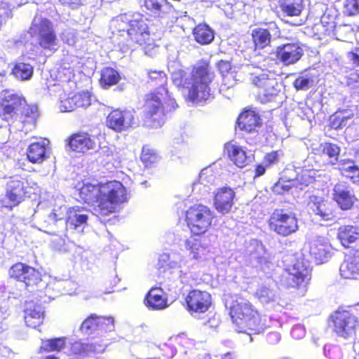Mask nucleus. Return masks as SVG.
<instances>
[{
    "instance_id": "f257e3e1",
    "label": "nucleus",
    "mask_w": 359,
    "mask_h": 359,
    "mask_svg": "<svg viewBox=\"0 0 359 359\" xmlns=\"http://www.w3.org/2000/svg\"><path fill=\"white\" fill-rule=\"evenodd\" d=\"M215 74L207 62L197 63L191 73L185 74L182 69L172 74V82L177 86H182L189 102L199 104L211 97L210 84Z\"/></svg>"
},
{
    "instance_id": "f03ea898",
    "label": "nucleus",
    "mask_w": 359,
    "mask_h": 359,
    "mask_svg": "<svg viewBox=\"0 0 359 359\" xmlns=\"http://www.w3.org/2000/svg\"><path fill=\"white\" fill-rule=\"evenodd\" d=\"M150 80L160 87L154 92L147 95L144 111L147 123L153 128L161 127L165 121L166 112L175 109L177 104L165 87L167 81L165 74L162 71H149Z\"/></svg>"
},
{
    "instance_id": "7ed1b4c3",
    "label": "nucleus",
    "mask_w": 359,
    "mask_h": 359,
    "mask_svg": "<svg viewBox=\"0 0 359 359\" xmlns=\"http://www.w3.org/2000/svg\"><path fill=\"white\" fill-rule=\"evenodd\" d=\"M79 330L86 336L94 339L97 337L106 338V334L114 330V320L112 317L90 315L81 325ZM102 344L97 342L83 343L81 340L69 343V352L74 355H83L90 352L102 353L108 345L104 339Z\"/></svg>"
},
{
    "instance_id": "20e7f679",
    "label": "nucleus",
    "mask_w": 359,
    "mask_h": 359,
    "mask_svg": "<svg viewBox=\"0 0 359 359\" xmlns=\"http://www.w3.org/2000/svg\"><path fill=\"white\" fill-rule=\"evenodd\" d=\"M158 266L169 272L170 276L165 279L163 285L174 294H177L184 285H189L194 280L191 272L194 264L177 251L161 254L158 257Z\"/></svg>"
},
{
    "instance_id": "39448f33",
    "label": "nucleus",
    "mask_w": 359,
    "mask_h": 359,
    "mask_svg": "<svg viewBox=\"0 0 359 359\" xmlns=\"http://www.w3.org/2000/svg\"><path fill=\"white\" fill-rule=\"evenodd\" d=\"M101 190L100 203L95 211L102 216L119 211L129 201L130 194L119 181L101 184Z\"/></svg>"
},
{
    "instance_id": "423d86ee",
    "label": "nucleus",
    "mask_w": 359,
    "mask_h": 359,
    "mask_svg": "<svg viewBox=\"0 0 359 359\" xmlns=\"http://www.w3.org/2000/svg\"><path fill=\"white\" fill-rule=\"evenodd\" d=\"M328 326L337 337L347 339L356 334L359 320L351 311L338 309L330 315Z\"/></svg>"
},
{
    "instance_id": "0eeeda50",
    "label": "nucleus",
    "mask_w": 359,
    "mask_h": 359,
    "mask_svg": "<svg viewBox=\"0 0 359 359\" xmlns=\"http://www.w3.org/2000/svg\"><path fill=\"white\" fill-rule=\"evenodd\" d=\"M25 100L13 90H4L0 93V127L4 123H14Z\"/></svg>"
},
{
    "instance_id": "6e6552de",
    "label": "nucleus",
    "mask_w": 359,
    "mask_h": 359,
    "mask_svg": "<svg viewBox=\"0 0 359 359\" xmlns=\"http://www.w3.org/2000/svg\"><path fill=\"white\" fill-rule=\"evenodd\" d=\"M30 34L36 38L39 45L44 50L55 52L58 40L53 23L46 18H36L29 29Z\"/></svg>"
},
{
    "instance_id": "1a4fd4ad",
    "label": "nucleus",
    "mask_w": 359,
    "mask_h": 359,
    "mask_svg": "<svg viewBox=\"0 0 359 359\" xmlns=\"http://www.w3.org/2000/svg\"><path fill=\"white\" fill-rule=\"evenodd\" d=\"M118 20L127 26V33L134 43L143 45L149 39V31L147 19L139 13H125L118 17Z\"/></svg>"
},
{
    "instance_id": "9d476101",
    "label": "nucleus",
    "mask_w": 359,
    "mask_h": 359,
    "mask_svg": "<svg viewBox=\"0 0 359 359\" xmlns=\"http://www.w3.org/2000/svg\"><path fill=\"white\" fill-rule=\"evenodd\" d=\"M213 218L210 208L201 204L194 205L186 212V222L191 232L200 235L207 231Z\"/></svg>"
},
{
    "instance_id": "9b49d317",
    "label": "nucleus",
    "mask_w": 359,
    "mask_h": 359,
    "mask_svg": "<svg viewBox=\"0 0 359 359\" xmlns=\"http://www.w3.org/2000/svg\"><path fill=\"white\" fill-rule=\"evenodd\" d=\"M268 223L271 230L285 237L295 233L299 229L296 215L284 209L275 210L271 215Z\"/></svg>"
},
{
    "instance_id": "f8f14e48",
    "label": "nucleus",
    "mask_w": 359,
    "mask_h": 359,
    "mask_svg": "<svg viewBox=\"0 0 359 359\" xmlns=\"http://www.w3.org/2000/svg\"><path fill=\"white\" fill-rule=\"evenodd\" d=\"M251 83L259 89L258 97L261 102L271 100L278 93V82L276 78L269 77L263 69L250 73Z\"/></svg>"
},
{
    "instance_id": "ddd939ff",
    "label": "nucleus",
    "mask_w": 359,
    "mask_h": 359,
    "mask_svg": "<svg viewBox=\"0 0 359 359\" xmlns=\"http://www.w3.org/2000/svg\"><path fill=\"white\" fill-rule=\"evenodd\" d=\"M307 208L312 214L318 216L320 219L331 222L337 217V208L324 197L318 195H311L308 198Z\"/></svg>"
},
{
    "instance_id": "4468645a",
    "label": "nucleus",
    "mask_w": 359,
    "mask_h": 359,
    "mask_svg": "<svg viewBox=\"0 0 359 359\" xmlns=\"http://www.w3.org/2000/svg\"><path fill=\"white\" fill-rule=\"evenodd\" d=\"M107 126L116 132H122L135 124L134 109H114L107 117Z\"/></svg>"
},
{
    "instance_id": "2eb2a0df",
    "label": "nucleus",
    "mask_w": 359,
    "mask_h": 359,
    "mask_svg": "<svg viewBox=\"0 0 359 359\" xmlns=\"http://www.w3.org/2000/svg\"><path fill=\"white\" fill-rule=\"evenodd\" d=\"M290 286L294 288L306 287L311 278V269L303 258H297L288 269Z\"/></svg>"
},
{
    "instance_id": "dca6fc26",
    "label": "nucleus",
    "mask_w": 359,
    "mask_h": 359,
    "mask_svg": "<svg viewBox=\"0 0 359 359\" xmlns=\"http://www.w3.org/2000/svg\"><path fill=\"white\" fill-rule=\"evenodd\" d=\"M211 295L205 292L193 290L189 292L186 302L189 313L194 317L205 313L211 305Z\"/></svg>"
},
{
    "instance_id": "f3484780",
    "label": "nucleus",
    "mask_w": 359,
    "mask_h": 359,
    "mask_svg": "<svg viewBox=\"0 0 359 359\" xmlns=\"http://www.w3.org/2000/svg\"><path fill=\"white\" fill-rule=\"evenodd\" d=\"M332 200L340 210L347 211L354 208L358 198L349 185L346 182H338L332 189Z\"/></svg>"
},
{
    "instance_id": "a211bd4d",
    "label": "nucleus",
    "mask_w": 359,
    "mask_h": 359,
    "mask_svg": "<svg viewBox=\"0 0 359 359\" xmlns=\"http://www.w3.org/2000/svg\"><path fill=\"white\" fill-rule=\"evenodd\" d=\"M90 212L81 206H74L67 212V228L76 231L79 233L83 231L88 225Z\"/></svg>"
},
{
    "instance_id": "6ab92c4d",
    "label": "nucleus",
    "mask_w": 359,
    "mask_h": 359,
    "mask_svg": "<svg viewBox=\"0 0 359 359\" xmlns=\"http://www.w3.org/2000/svg\"><path fill=\"white\" fill-rule=\"evenodd\" d=\"M302 55V49L296 43H288L278 46L276 50V57L286 66L297 62Z\"/></svg>"
},
{
    "instance_id": "aec40b11",
    "label": "nucleus",
    "mask_w": 359,
    "mask_h": 359,
    "mask_svg": "<svg viewBox=\"0 0 359 359\" xmlns=\"http://www.w3.org/2000/svg\"><path fill=\"white\" fill-rule=\"evenodd\" d=\"M25 182L20 177H11L6 186V197L11 203V208L18 205L24 198Z\"/></svg>"
},
{
    "instance_id": "412c9836",
    "label": "nucleus",
    "mask_w": 359,
    "mask_h": 359,
    "mask_svg": "<svg viewBox=\"0 0 359 359\" xmlns=\"http://www.w3.org/2000/svg\"><path fill=\"white\" fill-rule=\"evenodd\" d=\"M246 309V303L241 299L233 300L229 306V314L232 322L238 332L245 333L247 329V320L244 311Z\"/></svg>"
},
{
    "instance_id": "4be33fe9",
    "label": "nucleus",
    "mask_w": 359,
    "mask_h": 359,
    "mask_svg": "<svg viewBox=\"0 0 359 359\" xmlns=\"http://www.w3.org/2000/svg\"><path fill=\"white\" fill-rule=\"evenodd\" d=\"M25 322L29 327L36 328L42 324L44 318V309L41 304L33 300L27 301L25 305Z\"/></svg>"
},
{
    "instance_id": "5701e85b",
    "label": "nucleus",
    "mask_w": 359,
    "mask_h": 359,
    "mask_svg": "<svg viewBox=\"0 0 359 359\" xmlns=\"http://www.w3.org/2000/svg\"><path fill=\"white\" fill-rule=\"evenodd\" d=\"M309 254L316 264H323L331 257V245L324 238H317L310 243Z\"/></svg>"
},
{
    "instance_id": "b1692460",
    "label": "nucleus",
    "mask_w": 359,
    "mask_h": 359,
    "mask_svg": "<svg viewBox=\"0 0 359 359\" xmlns=\"http://www.w3.org/2000/svg\"><path fill=\"white\" fill-rule=\"evenodd\" d=\"M49 142L46 139L32 142L27 150L28 160L33 163H41L50 156Z\"/></svg>"
},
{
    "instance_id": "393cba45",
    "label": "nucleus",
    "mask_w": 359,
    "mask_h": 359,
    "mask_svg": "<svg viewBox=\"0 0 359 359\" xmlns=\"http://www.w3.org/2000/svg\"><path fill=\"white\" fill-rule=\"evenodd\" d=\"M234 196L235 193L231 188L223 187L219 189L214 197L215 209L220 213H228L232 208Z\"/></svg>"
},
{
    "instance_id": "a878e982",
    "label": "nucleus",
    "mask_w": 359,
    "mask_h": 359,
    "mask_svg": "<svg viewBox=\"0 0 359 359\" xmlns=\"http://www.w3.org/2000/svg\"><path fill=\"white\" fill-rule=\"evenodd\" d=\"M184 246L193 259H203L205 255L209 252L208 245L205 242V239L202 237L191 236L184 242Z\"/></svg>"
},
{
    "instance_id": "bb28decb",
    "label": "nucleus",
    "mask_w": 359,
    "mask_h": 359,
    "mask_svg": "<svg viewBox=\"0 0 359 359\" xmlns=\"http://www.w3.org/2000/svg\"><path fill=\"white\" fill-rule=\"evenodd\" d=\"M68 145L74 151L84 153L90 149H94L96 142L88 133H77L69 137Z\"/></svg>"
},
{
    "instance_id": "cd10ccee",
    "label": "nucleus",
    "mask_w": 359,
    "mask_h": 359,
    "mask_svg": "<svg viewBox=\"0 0 359 359\" xmlns=\"http://www.w3.org/2000/svg\"><path fill=\"white\" fill-rule=\"evenodd\" d=\"M337 238L344 248H349L353 243L359 241V226L351 224L340 226Z\"/></svg>"
},
{
    "instance_id": "c85d7f7f",
    "label": "nucleus",
    "mask_w": 359,
    "mask_h": 359,
    "mask_svg": "<svg viewBox=\"0 0 359 359\" xmlns=\"http://www.w3.org/2000/svg\"><path fill=\"white\" fill-rule=\"evenodd\" d=\"M21 112L18 124H22V129L25 128V133L33 130L36 126V121L39 116L38 108L36 106L25 104L19 111Z\"/></svg>"
},
{
    "instance_id": "c756f323",
    "label": "nucleus",
    "mask_w": 359,
    "mask_h": 359,
    "mask_svg": "<svg viewBox=\"0 0 359 359\" xmlns=\"http://www.w3.org/2000/svg\"><path fill=\"white\" fill-rule=\"evenodd\" d=\"M337 169L340 174L351 183L359 184V166L351 158L341 159L338 163Z\"/></svg>"
},
{
    "instance_id": "7c9ffc66",
    "label": "nucleus",
    "mask_w": 359,
    "mask_h": 359,
    "mask_svg": "<svg viewBox=\"0 0 359 359\" xmlns=\"http://www.w3.org/2000/svg\"><path fill=\"white\" fill-rule=\"evenodd\" d=\"M216 181L213 172L210 168L203 170L199 175V180L193 184V191L198 192L202 196H205L211 191L210 185Z\"/></svg>"
},
{
    "instance_id": "2f4dec72",
    "label": "nucleus",
    "mask_w": 359,
    "mask_h": 359,
    "mask_svg": "<svg viewBox=\"0 0 359 359\" xmlns=\"http://www.w3.org/2000/svg\"><path fill=\"white\" fill-rule=\"evenodd\" d=\"M101 191V184L83 183L82 187L79 188L81 199L88 204L97 203L99 205Z\"/></svg>"
},
{
    "instance_id": "473e14b6",
    "label": "nucleus",
    "mask_w": 359,
    "mask_h": 359,
    "mask_svg": "<svg viewBox=\"0 0 359 359\" xmlns=\"http://www.w3.org/2000/svg\"><path fill=\"white\" fill-rule=\"evenodd\" d=\"M224 150L228 154L229 158L236 166L244 168L246 165L247 154L242 147L232 142H229L225 144Z\"/></svg>"
},
{
    "instance_id": "72a5a7b5",
    "label": "nucleus",
    "mask_w": 359,
    "mask_h": 359,
    "mask_svg": "<svg viewBox=\"0 0 359 359\" xmlns=\"http://www.w3.org/2000/svg\"><path fill=\"white\" fill-rule=\"evenodd\" d=\"M146 305L152 310H161L168 306L166 299L163 297L161 288H152L146 297Z\"/></svg>"
},
{
    "instance_id": "f704fd0d",
    "label": "nucleus",
    "mask_w": 359,
    "mask_h": 359,
    "mask_svg": "<svg viewBox=\"0 0 359 359\" xmlns=\"http://www.w3.org/2000/svg\"><path fill=\"white\" fill-rule=\"evenodd\" d=\"M144 5L147 10L158 17H162L172 10V5L167 0H144Z\"/></svg>"
},
{
    "instance_id": "c9c22d12",
    "label": "nucleus",
    "mask_w": 359,
    "mask_h": 359,
    "mask_svg": "<svg viewBox=\"0 0 359 359\" xmlns=\"http://www.w3.org/2000/svg\"><path fill=\"white\" fill-rule=\"evenodd\" d=\"M34 72V65L30 62L18 61L12 69L13 76L21 81L29 80Z\"/></svg>"
},
{
    "instance_id": "e433bc0d",
    "label": "nucleus",
    "mask_w": 359,
    "mask_h": 359,
    "mask_svg": "<svg viewBox=\"0 0 359 359\" xmlns=\"http://www.w3.org/2000/svg\"><path fill=\"white\" fill-rule=\"evenodd\" d=\"M195 40L201 44H208L214 39L213 31L205 24H200L193 31Z\"/></svg>"
},
{
    "instance_id": "4c0bfd02",
    "label": "nucleus",
    "mask_w": 359,
    "mask_h": 359,
    "mask_svg": "<svg viewBox=\"0 0 359 359\" xmlns=\"http://www.w3.org/2000/svg\"><path fill=\"white\" fill-rule=\"evenodd\" d=\"M254 48L262 49L268 46L271 41V34L266 29L257 28L252 32Z\"/></svg>"
},
{
    "instance_id": "58836bf2",
    "label": "nucleus",
    "mask_w": 359,
    "mask_h": 359,
    "mask_svg": "<svg viewBox=\"0 0 359 359\" xmlns=\"http://www.w3.org/2000/svg\"><path fill=\"white\" fill-rule=\"evenodd\" d=\"M280 8L287 16H299L304 8L303 0H284Z\"/></svg>"
},
{
    "instance_id": "ea45409f",
    "label": "nucleus",
    "mask_w": 359,
    "mask_h": 359,
    "mask_svg": "<svg viewBox=\"0 0 359 359\" xmlns=\"http://www.w3.org/2000/svg\"><path fill=\"white\" fill-rule=\"evenodd\" d=\"M120 75L117 71L111 67H107L102 70L100 83L104 88H108L116 84L120 80Z\"/></svg>"
},
{
    "instance_id": "a19ab883",
    "label": "nucleus",
    "mask_w": 359,
    "mask_h": 359,
    "mask_svg": "<svg viewBox=\"0 0 359 359\" xmlns=\"http://www.w3.org/2000/svg\"><path fill=\"white\" fill-rule=\"evenodd\" d=\"M218 69L223 77V82L228 88L233 86L236 83L235 75L231 72V65L229 62L221 60L217 64Z\"/></svg>"
},
{
    "instance_id": "79ce46f5",
    "label": "nucleus",
    "mask_w": 359,
    "mask_h": 359,
    "mask_svg": "<svg viewBox=\"0 0 359 359\" xmlns=\"http://www.w3.org/2000/svg\"><path fill=\"white\" fill-rule=\"evenodd\" d=\"M66 339L65 337L43 339L41 341V350L45 351H60L65 346Z\"/></svg>"
},
{
    "instance_id": "37998d69",
    "label": "nucleus",
    "mask_w": 359,
    "mask_h": 359,
    "mask_svg": "<svg viewBox=\"0 0 359 359\" xmlns=\"http://www.w3.org/2000/svg\"><path fill=\"white\" fill-rule=\"evenodd\" d=\"M21 4L22 1L4 2L3 0H0V27L11 17L12 9L18 7Z\"/></svg>"
},
{
    "instance_id": "c03bdc74",
    "label": "nucleus",
    "mask_w": 359,
    "mask_h": 359,
    "mask_svg": "<svg viewBox=\"0 0 359 359\" xmlns=\"http://www.w3.org/2000/svg\"><path fill=\"white\" fill-rule=\"evenodd\" d=\"M158 158V154L153 148L148 145L143 147L141 160L145 166L148 167L156 163Z\"/></svg>"
},
{
    "instance_id": "a18cd8bd",
    "label": "nucleus",
    "mask_w": 359,
    "mask_h": 359,
    "mask_svg": "<svg viewBox=\"0 0 359 359\" xmlns=\"http://www.w3.org/2000/svg\"><path fill=\"white\" fill-rule=\"evenodd\" d=\"M155 353L160 359L172 358L176 353V348L171 343H165L154 348Z\"/></svg>"
},
{
    "instance_id": "49530a36",
    "label": "nucleus",
    "mask_w": 359,
    "mask_h": 359,
    "mask_svg": "<svg viewBox=\"0 0 359 359\" xmlns=\"http://www.w3.org/2000/svg\"><path fill=\"white\" fill-rule=\"evenodd\" d=\"M23 277H25V280L20 281L24 283L27 287L36 285L41 280L40 273L31 266L25 271V273L23 274Z\"/></svg>"
},
{
    "instance_id": "de8ad7c7",
    "label": "nucleus",
    "mask_w": 359,
    "mask_h": 359,
    "mask_svg": "<svg viewBox=\"0 0 359 359\" xmlns=\"http://www.w3.org/2000/svg\"><path fill=\"white\" fill-rule=\"evenodd\" d=\"M247 108H244L237 118L235 132L238 137H244L247 133Z\"/></svg>"
},
{
    "instance_id": "09e8293b",
    "label": "nucleus",
    "mask_w": 359,
    "mask_h": 359,
    "mask_svg": "<svg viewBox=\"0 0 359 359\" xmlns=\"http://www.w3.org/2000/svg\"><path fill=\"white\" fill-rule=\"evenodd\" d=\"M323 154L327 155L330 158H334L337 161L341 151L340 147L336 144L332 142H324L320 145Z\"/></svg>"
},
{
    "instance_id": "8fccbe9b",
    "label": "nucleus",
    "mask_w": 359,
    "mask_h": 359,
    "mask_svg": "<svg viewBox=\"0 0 359 359\" xmlns=\"http://www.w3.org/2000/svg\"><path fill=\"white\" fill-rule=\"evenodd\" d=\"M29 267V266L26 265L22 263H17L11 266L9 270V275L11 278L20 281L25 280V277H23L24 273L25 271Z\"/></svg>"
},
{
    "instance_id": "3c124183",
    "label": "nucleus",
    "mask_w": 359,
    "mask_h": 359,
    "mask_svg": "<svg viewBox=\"0 0 359 359\" xmlns=\"http://www.w3.org/2000/svg\"><path fill=\"white\" fill-rule=\"evenodd\" d=\"M91 95L88 92H83L74 95L76 107L86 108L91 104Z\"/></svg>"
},
{
    "instance_id": "603ef678",
    "label": "nucleus",
    "mask_w": 359,
    "mask_h": 359,
    "mask_svg": "<svg viewBox=\"0 0 359 359\" xmlns=\"http://www.w3.org/2000/svg\"><path fill=\"white\" fill-rule=\"evenodd\" d=\"M283 155L281 151H271L266 153L264 156V162L266 167H271L279 162L280 156Z\"/></svg>"
},
{
    "instance_id": "864d4df0",
    "label": "nucleus",
    "mask_w": 359,
    "mask_h": 359,
    "mask_svg": "<svg viewBox=\"0 0 359 359\" xmlns=\"http://www.w3.org/2000/svg\"><path fill=\"white\" fill-rule=\"evenodd\" d=\"M262 126V120L255 111L248 109V133L255 130L256 127Z\"/></svg>"
},
{
    "instance_id": "5fc2aeb1",
    "label": "nucleus",
    "mask_w": 359,
    "mask_h": 359,
    "mask_svg": "<svg viewBox=\"0 0 359 359\" xmlns=\"http://www.w3.org/2000/svg\"><path fill=\"white\" fill-rule=\"evenodd\" d=\"M344 12L349 16L358 14L359 13V0H346Z\"/></svg>"
},
{
    "instance_id": "6e6d98bb",
    "label": "nucleus",
    "mask_w": 359,
    "mask_h": 359,
    "mask_svg": "<svg viewBox=\"0 0 359 359\" xmlns=\"http://www.w3.org/2000/svg\"><path fill=\"white\" fill-rule=\"evenodd\" d=\"M76 108L74 95L60 101V109L62 112L72 111Z\"/></svg>"
},
{
    "instance_id": "4d7b16f0",
    "label": "nucleus",
    "mask_w": 359,
    "mask_h": 359,
    "mask_svg": "<svg viewBox=\"0 0 359 359\" xmlns=\"http://www.w3.org/2000/svg\"><path fill=\"white\" fill-rule=\"evenodd\" d=\"M68 209L66 206H60L58 208L53 209L49 215V219L53 222L62 219L65 217L67 218V212Z\"/></svg>"
},
{
    "instance_id": "13d9d810",
    "label": "nucleus",
    "mask_w": 359,
    "mask_h": 359,
    "mask_svg": "<svg viewBox=\"0 0 359 359\" xmlns=\"http://www.w3.org/2000/svg\"><path fill=\"white\" fill-rule=\"evenodd\" d=\"M311 79L304 76H298L293 81V86L297 90L309 89L311 86Z\"/></svg>"
},
{
    "instance_id": "bf43d9fd",
    "label": "nucleus",
    "mask_w": 359,
    "mask_h": 359,
    "mask_svg": "<svg viewBox=\"0 0 359 359\" xmlns=\"http://www.w3.org/2000/svg\"><path fill=\"white\" fill-rule=\"evenodd\" d=\"M248 329L252 330L254 333H258L262 330L261 319L259 316L252 315L248 318Z\"/></svg>"
},
{
    "instance_id": "052dcab7",
    "label": "nucleus",
    "mask_w": 359,
    "mask_h": 359,
    "mask_svg": "<svg viewBox=\"0 0 359 359\" xmlns=\"http://www.w3.org/2000/svg\"><path fill=\"white\" fill-rule=\"evenodd\" d=\"M174 340L179 345L187 348H191L194 345V342L191 339L188 338L184 334H181L175 337L174 339H170V341Z\"/></svg>"
},
{
    "instance_id": "680f3d73",
    "label": "nucleus",
    "mask_w": 359,
    "mask_h": 359,
    "mask_svg": "<svg viewBox=\"0 0 359 359\" xmlns=\"http://www.w3.org/2000/svg\"><path fill=\"white\" fill-rule=\"evenodd\" d=\"M250 246L253 248L250 250V255H255L256 258H259L264 252V248L261 242L253 241Z\"/></svg>"
},
{
    "instance_id": "e2e57ef3",
    "label": "nucleus",
    "mask_w": 359,
    "mask_h": 359,
    "mask_svg": "<svg viewBox=\"0 0 359 359\" xmlns=\"http://www.w3.org/2000/svg\"><path fill=\"white\" fill-rule=\"evenodd\" d=\"M73 67H61L58 72L59 79L62 81H69L73 76Z\"/></svg>"
},
{
    "instance_id": "0e129e2a",
    "label": "nucleus",
    "mask_w": 359,
    "mask_h": 359,
    "mask_svg": "<svg viewBox=\"0 0 359 359\" xmlns=\"http://www.w3.org/2000/svg\"><path fill=\"white\" fill-rule=\"evenodd\" d=\"M143 46L144 53L149 56H154L156 53L157 47L154 45L153 40L149 36V39L144 43Z\"/></svg>"
},
{
    "instance_id": "69168bd1",
    "label": "nucleus",
    "mask_w": 359,
    "mask_h": 359,
    "mask_svg": "<svg viewBox=\"0 0 359 359\" xmlns=\"http://www.w3.org/2000/svg\"><path fill=\"white\" fill-rule=\"evenodd\" d=\"M347 84L353 88L359 87V74L356 72L351 73L347 76Z\"/></svg>"
},
{
    "instance_id": "338daca9",
    "label": "nucleus",
    "mask_w": 359,
    "mask_h": 359,
    "mask_svg": "<svg viewBox=\"0 0 359 359\" xmlns=\"http://www.w3.org/2000/svg\"><path fill=\"white\" fill-rule=\"evenodd\" d=\"M345 121V118L343 117H341L339 115H334L330 121V126L332 128L334 129H339L341 128L343 126V123Z\"/></svg>"
},
{
    "instance_id": "774afa93",
    "label": "nucleus",
    "mask_w": 359,
    "mask_h": 359,
    "mask_svg": "<svg viewBox=\"0 0 359 359\" xmlns=\"http://www.w3.org/2000/svg\"><path fill=\"white\" fill-rule=\"evenodd\" d=\"M291 335L295 339H302L305 335L304 329L299 325H296L292 327L291 330Z\"/></svg>"
}]
</instances>
